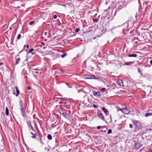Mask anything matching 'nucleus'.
<instances>
[{
  "label": "nucleus",
  "mask_w": 152,
  "mask_h": 152,
  "mask_svg": "<svg viewBox=\"0 0 152 152\" xmlns=\"http://www.w3.org/2000/svg\"><path fill=\"white\" fill-rule=\"evenodd\" d=\"M135 126L134 132H136L140 130L142 128V124L140 121L134 120L132 121Z\"/></svg>",
  "instance_id": "f257e3e1"
},
{
  "label": "nucleus",
  "mask_w": 152,
  "mask_h": 152,
  "mask_svg": "<svg viewBox=\"0 0 152 152\" xmlns=\"http://www.w3.org/2000/svg\"><path fill=\"white\" fill-rule=\"evenodd\" d=\"M67 110H64L62 108H61L59 110L60 113L65 118L67 117Z\"/></svg>",
  "instance_id": "f03ea898"
},
{
  "label": "nucleus",
  "mask_w": 152,
  "mask_h": 152,
  "mask_svg": "<svg viewBox=\"0 0 152 152\" xmlns=\"http://www.w3.org/2000/svg\"><path fill=\"white\" fill-rule=\"evenodd\" d=\"M20 110L21 112V114L23 117L25 118L26 117V113L25 112L26 107L24 108L23 105L20 106Z\"/></svg>",
  "instance_id": "7ed1b4c3"
},
{
  "label": "nucleus",
  "mask_w": 152,
  "mask_h": 152,
  "mask_svg": "<svg viewBox=\"0 0 152 152\" xmlns=\"http://www.w3.org/2000/svg\"><path fill=\"white\" fill-rule=\"evenodd\" d=\"M97 116L99 119L104 121V117L101 111L100 110H98Z\"/></svg>",
  "instance_id": "20e7f679"
},
{
  "label": "nucleus",
  "mask_w": 152,
  "mask_h": 152,
  "mask_svg": "<svg viewBox=\"0 0 152 152\" xmlns=\"http://www.w3.org/2000/svg\"><path fill=\"white\" fill-rule=\"evenodd\" d=\"M121 110L122 112L124 114H128L130 112V110L127 107L122 108Z\"/></svg>",
  "instance_id": "39448f33"
},
{
  "label": "nucleus",
  "mask_w": 152,
  "mask_h": 152,
  "mask_svg": "<svg viewBox=\"0 0 152 152\" xmlns=\"http://www.w3.org/2000/svg\"><path fill=\"white\" fill-rule=\"evenodd\" d=\"M128 27L131 28L134 24L133 21L132 20H129L127 22Z\"/></svg>",
  "instance_id": "423d86ee"
},
{
  "label": "nucleus",
  "mask_w": 152,
  "mask_h": 152,
  "mask_svg": "<svg viewBox=\"0 0 152 152\" xmlns=\"http://www.w3.org/2000/svg\"><path fill=\"white\" fill-rule=\"evenodd\" d=\"M86 78L87 79H96L94 75H86Z\"/></svg>",
  "instance_id": "0eeeda50"
},
{
  "label": "nucleus",
  "mask_w": 152,
  "mask_h": 152,
  "mask_svg": "<svg viewBox=\"0 0 152 152\" xmlns=\"http://www.w3.org/2000/svg\"><path fill=\"white\" fill-rule=\"evenodd\" d=\"M93 95L97 98L100 97L101 96L100 94L99 91H94L93 93Z\"/></svg>",
  "instance_id": "6e6552de"
},
{
  "label": "nucleus",
  "mask_w": 152,
  "mask_h": 152,
  "mask_svg": "<svg viewBox=\"0 0 152 152\" xmlns=\"http://www.w3.org/2000/svg\"><path fill=\"white\" fill-rule=\"evenodd\" d=\"M117 84L118 85L120 86H124V85L123 81L121 80H119L116 81Z\"/></svg>",
  "instance_id": "1a4fd4ad"
},
{
  "label": "nucleus",
  "mask_w": 152,
  "mask_h": 152,
  "mask_svg": "<svg viewBox=\"0 0 152 152\" xmlns=\"http://www.w3.org/2000/svg\"><path fill=\"white\" fill-rule=\"evenodd\" d=\"M27 124L28 127L30 128L31 130L33 131H34V129L33 127L31 125V121H28L27 122Z\"/></svg>",
  "instance_id": "9d476101"
},
{
  "label": "nucleus",
  "mask_w": 152,
  "mask_h": 152,
  "mask_svg": "<svg viewBox=\"0 0 152 152\" xmlns=\"http://www.w3.org/2000/svg\"><path fill=\"white\" fill-rule=\"evenodd\" d=\"M135 148L136 150H138L141 147L140 143H139L137 142L135 144Z\"/></svg>",
  "instance_id": "9b49d317"
},
{
  "label": "nucleus",
  "mask_w": 152,
  "mask_h": 152,
  "mask_svg": "<svg viewBox=\"0 0 152 152\" xmlns=\"http://www.w3.org/2000/svg\"><path fill=\"white\" fill-rule=\"evenodd\" d=\"M134 61H130L129 62H125L124 64V65H126L127 66H130L132 65Z\"/></svg>",
  "instance_id": "f8f14e48"
},
{
  "label": "nucleus",
  "mask_w": 152,
  "mask_h": 152,
  "mask_svg": "<svg viewBox=\"0 0 152 152\" xmlns=\"http://www.w3.org/2000/svg\"><path fill=\"white\" fill-rule=\"evenodd\" d=\"M102 110L104 113L105 115H107L109 114L108 111L104 107H102Z\"/></svg>",
  "instance_id": "ddd939ff"
},
{
  "label": "nucleus",
  "mask_w": 152,
  "mask_h": 152,
  "mask_svg": "<svg viewBox=\"0 0 152 152\" xmlns=\"http://www.w3.org/2000/svg\"><path fill=\"white\" fill-rule=\"evenodd\" d=\"M15 88L16 90V94L15 95L16 96H18L20 93L19 91L18 90V88L17 86H15Z\"/></svg>",
  "instance_id": "4468645a"
},
{
  "label": "nucleus",
  "mask_w": 152,
  "mask_h": 152,
  "mask_svg": "<svg viewBox=\"0 0 152 152\" xmlns=\"http://www.w3.org/2000/svg\"><path fill=\"white\" fill-rule=\"evenodd\" d=\"M137 56L136 54H129L128 55V56L129 57H136Z\"/></svg>",
  "instance_id": "2eb2a0df"
},
{
  "label": "nucleus",
  "mask_w": 152,
  "mask_h": 152,
  "mask_svg": "<svg viewBox=\"0 0 152 152\" xmlns=\"http://www.w3.org/2000/svg\"><path fill=\"white\" fill-rule=\"evenodd\" d=\"M152 115V112H149L146 113L145 114V116L146 117H148V116H151Z\"/></svg>",
  "instance_id": "dca6fc26"
},
{
  "label": "nucleus",
  "mask_w": 152,
  "mask_h": 152,
  "mask_svg": "<svg viewBox=\"0 0 152 152\" xmlns=\"http://www.w3.org/2000/svg\"><path fill=\"white\" fill-rule=\"evenodd\" d=\"M6 115L7 116H8L9 115V110L7 107L6 108Z\"/></svg>",
  "instance_id": "f3484780"
},
{
  "label": "nucleus",
  "mask_w": 152,
  "mask_h": 152,
  "mask_svg": "<svg viewBox=\"0 0 152 152\" xmlns=\"http://www.w3.org/2000/svg\"><path fill=\"white\" fill-rule=\"evenodd\" d=\"M20 61V58H17L16 60L15 63V64L16 65V64H18L19 63Z\"/></svg>",
  "instance_id": "a211bd4d"
},
{
  "label": "nucleus",
  "mask_w": 152,
  "mask_h": 152,
  "mask_svg": "<svg viewBox=\"0 0 152 152\" xmlns=\"http://www.w3.org/2000/svg\"><path fill=\"white\" fill-rule=\"evenodd\" d=\"M137 70L138 71V72L140 73L142 75L143 74L142 73V71L140 68H138Z\"/></svg>",
  "instance_id": "6ab92c4d"
},
{
  "label": "nucleus",
  "mask_w": 152,
  "mask_h": 152,
  "mask_svg": "<svg viewBox=\"0 0 152 152\" xmlns=\"http://www.w3.org/2000/svg\"><path fill=\"white\" fill-rule=\"evenodd\" d=\"M47 137L48 138L49 140H51L52 139V136L50 134H49L48 135Z\"/></svg>",
  "instance_id": "aec40b11"
},
{
  "label": "nucleus",
  "mask_w": 152,
  "mask_h": 152,
  "mask_svg": "<svg viewBox=\"0 0 152 152\" xmlns=\"http://www.w3.org/2000/svg\"><path fill=\"white\" fill-rule=\"evenodd\" d=\"M39 137L40 140H39V142L42 145L44 144V143H43V142L40 136H39Z\"/></svg>",
  "instance_id": "412c9836"
},
{
  "label": "nucleus",
  "mask_w": 152,
  "mask_h": 152,
  "mask_svg": "<svg viewBox=\"0 0 152 152\" xmlns=\"http://www.w3.org/2000/svg\"><path fill=\"white\" fill-rule=\"evenodd\" d=\"M106 90V88H101L100 89V91L102 92H104Z\"/></svg>",
  "instance_id": "4be33fe9"
},
{
  "label": "nucleus",
  "mask_w": 152,
  "mask_h": 152,
  "mask_svg": "<svg viewBox=\"0 0 152 152\" xmlns=\"http://www.w3.org/2000/svg\"><path fill=\"white\" fill-rule=\"evenodd\" d=\"M19 105L20 106L23 105V102L21 100H20L19 101Z\"/></svg>",
  "instance_id": "5701e85b"
},
{
  "label": "nucleus",
  "mask_w": 152,
  "mask_h": 152,
  "mask_svg": "<svg viewBox=\"0 0 152 152\" xmlns=\"http://www.w3.org/2000/svg\"><path fill=\"white\" fill-rule=\"evenodd\" d=\"M34 50L33 48H31L28 51V53H31V52L34 51Z\"/></svg>",
  "instance_id": "b1692460"
},
{
  "label": "nucleus",
  "mask_w": 152,
  "mask_h": 152,
  "mask_svg": "<svg viewBox=\"0 0 152 152\" xmlns=\"http://www.w3.org/2000/svg\"><path fill=\"white\" fill-rule=\"evenodd\" d=\"M34 23H35L34 21H32L30 22L29 23V24L30 25H32Z\"/></svg>",
  "instance_id": "393cba45"
},
{
  "label": "nucleus",
  "mask_w": 152,
  "mask_h": 152,
  "mask_svg": "<svg viewBox=\"0 0 152 152\" xmlns=\"http://www.w3.org/2000/svg\"><path fill=\"white\" fill-rule=\"evenodd\" d=\"M93 21L95 23H96L98 22V20L97 18H95L93 19Z\"/></svg>",
  "instance_id": "a878e982"
},
{
  "label": "nucleus",
  "mask_w": 152,
  "mask_h": 152,
  "mask_svg": "<svg viewBox=\"0 0 152 152\" xmlns=\"http://www.w3.org/2000/svg\"><path fill=\"white\" fill-rule=\"evenodd\" d=\"M66 55V53H65L64 54L62 55L61 56V57L62 58H64L65 56Z\"/></svg>",
  "instance_id": "bb28decb"
},
{
  "label": "nucleus",
  "mask_w": 152,
  "mask_h": 152,
  "mask_svg": "<svg viewBox=\"0 0 152 152\" xmlns=\"http://www.w3.org/2000/svg\"><path fill=\"white\" fill-rule=\"evenodd\" d=\"M104 128L103 126H98L97 127V128L98 129H99L101 128L103 129Z\"/></svg>",
  "instance_id": "cd10ccee"
},
{
  "label": "nucleus",
  "mask_w": 152,
  "mask_h": 152,
  "mask_svg": "<svg viewBox=\"0 0 152 152\" xmlns=\"http://www.w3.org/2000/svg\"><path fill=\"white\" fill-rule=\"evenodd\" d=\"M112 132V131L111 129H109L108 130V132L107 133V134H109L111 133Z\"/></svg>",
  "instance_id": "c85d7f7f"
},
{
  "label": "nucleus",
  "mask_w": 152,
  "mask_h": 152,
  "mask_svg": "<svg viewBox=\"0 0 152 152\" xmlns=\"http://www.w3.org/2000/svg\"><path fill=\"white\" fill-rule=\"evenodd\" d=\"M36 135H37L36 134H34L33 136H31V137L33 138H36Z\"/></svg>",
  "instance_id": "c756f323"
},
{
  "label": "nucleus",
  "mask_w": 152,
  "mask_h": 152,
  "mask_svg": "<svg viewBox=\"0 0 152 152\" xmlns=\"http://www.w3.org/2000/svg\"><path fill=\"white\" fill-rule=\"evenodd\" d=\"M21 37V35L20 34H19L17 37V39H19Z\"/></svg>",
  "instance_id": "7c9ffc66"
},
{
  "label": "nucleus",
  "mask_w": 152,
  "mask_h": 152,
  "mask_svg": "<svg viewBox=\"0 0 152 152\" xmlns=\"http://www.w3.org/2000/svg\"><path fill=\"white\" fill-rule=\"evenodd\" d=\"M62 102L64 104H66V102L65 100H63L62 101Z\"/></svg>",
  "instance_id": "2f4dec72"
},
{
  "label": "nucleus",
  "mask_w": 152,
  "mask_h": 152,
  "mask_svg": "<svg viewBox=\"0 0 152 152\" xmlns=\"http://www.w3.org/2000/svg\"><path fill=\"white\" fill-rule=\"evenodd\" d=\"M79 28H76L75 30V31L76 32H78L79 31Z\"/></svg>",
  "instance_id": "473e14b6"
},
{
  "label": "nucleus",
  "mask_w": 152,
  "mask_h": 152,
  "mask_svg": "<svg viewBox=\"0 0 152 152\" xmlns=\"http://www.w3.org/2000/svg\"><path fill=\"white\" fill-rule=\"evenodd\" d=\"M129 127L130 128H132L133 127V125L132 124H130L129 125Z\"/></svg>",
  "instance_id": "72a5a7b5"
},
{
  "label": "nucleus",
  "mask_w": 152,
  "mask_h": 152,
  "mask_svg": "<svg viewBox=\"0 0 152 152\" xmlns=\"http://www.w3.org/2000/svg\"><path fill=\"white\" fill-rule=\"evenodd\" d=\"M53 18L54 19H56L57 18V16L56 15H54L53 16Z\"/></svg>",
  "instance_id": "f704fd0d"
},
{
  "label": "nucleus",
  "mask_w": 152,
  "mask_h": 152,
  "mask_svg": "<svg viewBox=\"0 0 152 152\" xmlns=\"http://www.w3.org/2000/svg\"><path fill=\"white\" fill-rule=\"evenodd\" d=\"M93 106L95 108H97V106L95 104H94Z\"/></svg>",
  "instance_id": "c9c22d12"
},
{
  "label": "nucleus",
  "mask_w": 152,
  "mask_h": 152,
  "mask_svg": "<svg viewBox=\"0 0 152 152\" xmlns=\"http://www.w3.org/2000/svg\"><path fill=\"white\" fill-rule=\"evenodd\" d=\"M13 91H14V92H13V94L14 95H15V94H15V91L14 89V90H13Z\"/></svg>",
  "instance_id": "e433bc0d"
},
{
  "label": "nucleus",
  "mask_w": 152,
  "mask_h": 152,
  "mask_svg": "<svg viewBox=\"0 0 152 152\" xmlns=\"http://www.w3.org/2000/svg\"><path fill=\"white\" fill-rule=\"evenodd\" d=\"M148 112H152V110H148Z\"/></svg>",
  "instance_id": "4c0bfd02"
},
{
  "label": "nucleus",
  "mask_w": 152,
  "mask_h": 152,
  "mask_svg": "<svg viewBox=\"0 0 152 152\" xmlns=\"http://www.w3.org/2000/svg\"><path fill=\"white\" fill-rule=\"evenodd\" d=\"M3 64V62L0 63V66H1V65H2Z\"/></svg>",
  "instance_id": "58836bf2"
},
{
  "label": "nucleus",
  "mask_w": 152,
  "mask_h": 152,
  "mask_svg": "<svg viewBox=\"0 0 152 152\" xmlns=\"http://www.w3.org/2000/svg\"><path fill=\"white\" fill-rule=\"evenodd\" d=\"M27 88L28 90H30V88L29 86H28L27 87Z\"/></svg>",
  "instance_id": "ea45409f"
},
{
  "label": "nucleus",
  "mask_w": 152,
  "mask_h": 152,
  "mask_svg": "<svg viewBox=\"0 0 152 152\" xmlns=\"http://www.w3.org/2000/svg\"><path fill=\"white\" fill-rule=\"evenodd\" d=\"M34 73L36 74H38L39 73L37 71L34 72Z\"/></svg>",
  "instance_id": "a19ab883"
},
{
  "label": "nucleus",
  "mask_w": 152,
  "mask_h": 152,
  "mask_svg": "<svg viewBox=\"0 0 152 152\" xmlns=\"http://www.w3.org/2000/svg\"><path fill=\"white\" fill-rule=\"evenodd\" d=\"M29 47V45H26V48H28Z\"/></svg>",
  "instance_id": "79ce46f5"
},
{
  "label": "nucleus",
  "mask_w": 152,
  "mask_h": 152,
  "mask_svg": "<svg viewBox=\"0 0 152 152\" xmlns=\"http://www.w3.org/2000/svg\"><path fill=\"white\" fill-rule=\"evenodd\" d=\"M150 63L151 64H152V60H151L150 61Z\"/></svg>",
  "instance_id": "37998d69"
},
{
  "label": "nucleus",
  "mask_w": 152,
  "mask_h": 152,
  "mask_svg": "<svg viewBox=\"0 0 152 152\" xmlns=\"http://www.w3.org/2000/svg\"><path fill=\"white\" fill-rule=\"evenodd\" d=\"M44 34H45V35H46L47 34V32H45L44 33Z\"/></svg>",
  "instance_id": "c03bdc74"
},
{
  "label": "nucleus",
  "mask_w": 152,
  "mask_h": 152,
  "mask_svg": "<svg viewBox=\"0 0 152 152\" xmlns=\"http://www.w3.org/2000/svg\"><path fill=\"white\" fill-rule=\"evenodd\" d=\"M149 152H152V150H150Z\"/></svg>",
  "instance_id": "a18cd8bd"
},
{
  "label": "nucleus",
  "mask_w": 152,
  "mask_h": 152,
  "mask_svg": "<svg viewBox=\"0 0 152 152\" xmlns=\"http://www.w3.org/2000/svg\"><path fill=\"white\" fill-rule=\"evenodd\" d=\"M121 109H122L120 108L119 110L121 111L122 112V110H121Z\"/></svg>",
  "instance_id": "49530a36"
},
{
  "label": "nucleus",
  "mask_w": 152,
  "mask_h": 152,
  "mask_svg": "<svg viewBox=\"0 0 152 152\" xmlns=\"http://www.w3.org/2000/svg\"><path fill=\"white\" fill-rule=\"evenodd\" d=\"M31 134H32V135H34V134H33V133H32V132L31 133Z\"/></svg>",
  "instance_id": "de8ad7c7"
},
{
  "label": "nucleus",
  "mask_w": 152,
  "mask_h": 152,
  "mask_svg": "<svg viewBox=\"0 0 152 152\" xmlns=\"http://www.w3.org/2000/svg\"><path fill=\"white\" fill-rule=\"evenodd\" d=\"M42 44H43L44 45H45L44 43H43V42H42Z\"/></svg>",
  "instance_id": "09e8293b"
},
{
  "label": "nucleus",
  "mask_w": 152,
  "mask_h": 152,
  "mask_svg": "<svg viewBox=\"0 0 152 152\" xmlns=\"http://www.w3.org/2000/svg\"><path fill=\"white\" fill-rule=\"evenodd\" d=\"M138 33H137V34L139 35V34H140L139 32H138Z\"/></svg>",
  "instance_id": "8fccbe9b"
},
{
  "label": "nucleus",
  "mask_w": 152,
  "mask_h": 152,
  "mask_svg": "<svg viewBox=\"0 0 152 152\" xmlns=\"http://www.w3.org/2000/svg\"><path fill=\"white\" fill-rule=\"evenodd\" d=\"M138 33H137V34L139 35V34H140L139 32H138Z\"/></svg>",
  "instance_id": "3c124183"
},
{
  "label": "nucleus",
  "mask_w": 152,
  "mask_h": 152,
  "mask_svg": "<svg viewBox=\"0 0 152 152\" xmlns=\"http://www.w3.org/2000/svg\"><path fill=\"white\" fill-rule=\"evenodd\" d=\"M148 130H149V131H151V129H148Z\"/></svg>",
  "instance_id": "603ef678"
},
{
  "label": "nucleus",
  "mask_w": 152,
  "mask_h": 152,
  "mask_svg": "<svg viewBox=\"0 0 152 152\" xmlns=\"http://www.w3.org/2000/svg\"><path fill=\"white\" fill-rule=\"evenodd\" d=\"M17 56H19V54H18V55H17Z\"/></svg>",
  "instance_id": "864d4df0"
},
{
  "label": "nucleus",
  "mask_w": 152,
  "mask_h": 152,
  "mask_svg": "<svg viewBox=\"0 0 152 152\" xmlns=\"http://www.w3.org/2000/svg\"><path fill=\"white\" fill-rule=\"evenodd\" d=\"M21 52V51L19 53H20Z\"/></svg>",
  "instance_id": "5fc2aeb1"
},
{
  "label": "nucleus",
  "mask_w": 152,
  "mask_h": 152,
  "mask_svg": "<svg viewBox=\"0 0 152 152\" xmlns=\"http://www.w3.org/2000/svg\"><path fill=\"white\" fill-rule=\"evenodd\" d=\"M151 91H150V93H151Z\"/></svg>",
  "instance_id": "6e6d98bb"
}]
</instances>
